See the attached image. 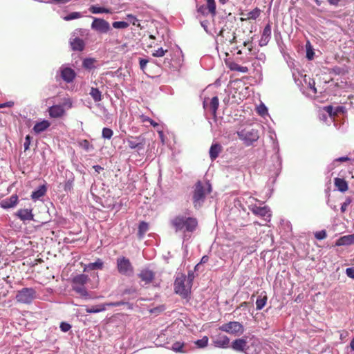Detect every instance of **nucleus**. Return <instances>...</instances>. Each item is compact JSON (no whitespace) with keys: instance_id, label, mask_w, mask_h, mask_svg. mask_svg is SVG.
<instances>
[{"instance_id":"1","label":"nucleus","mask_w":354,"mask_h":354,"mask_svg":"<svg viewBox=\"0 0 354 354\" xmlns=\"http://www.w3.org/2000/svg\"><path fill=\"white\" fill-rule=\"evenodd\" d=\"M212 191V186L209 182L198 181L196 183L193 194V203L196 208H199L203 204L206 196Z\"/></svg>"},{"instance_id":"2","label":"nucleus","mask_w":354,"mask_h":354,"mask_svg":"<svg viewBox=\"0 0 354 354\" xmlns=\"http://www.w3.org/2000/svg\"><path fill=\"white\" fill-rule=\"evenodd\" d=\"M171 223L176 231L183 232H193L198 224L196 218L182 216L175 217Z\"/></svg>"},{"instance_id":"3","label":"nucleus","mask_w":354,"mask_h":354,"mask_svg":"<svg viewBox=\"0 0 354 354\" xmlns=\"http://www.w3.org/2000/svg\"><path fill=\"white\" fill-rule=\"evenodd\" d=\"M191 289L192 286L189 282H187L186 275L183 273L178 274L174 281L175 292L186 298L189 294Z\"/></svg>"},{"instance_id":"4","label":"nucleus","mask_w":354,"mask_h":354,"mask_svg":"<svg viewBox=\"0 0 354 354\" xmlns=\"http://www.w3.org/2000/svg\"><path fill=\"white\" fill-rule=\"evenodd\" d=\"M37 297V291L33 288H23L16 293V301L23 304H30Z\"/></svg>"},{"instance_id":"5","label":"nucleus","mask_w":354,"mask_h":354,"mask_svg":"<svg viewBox=\"0 0 354 354\" xmlns=\"http://www.w3.org/2000/svg\"><path fill=\"white\" fill-rule=\"evenodd\" d=\"M237 134L239 138L248 146L252 145L259 138L258 131L252 128H245L239 131Z\"/></svg>"},{"instance_id":"6","label":"nucleus","mask_w":354,"mask_h":354,"mask_svg":"<svg viewBox=\"0 0 354 354\" xmlns=\"http://www.w3.org/2000/svg\"><path fill=\"white\" fill-rule=\"evenodd\" d=\"M219 329L227 333L239 336L244 333V326L239 322H230L219 327Z\"/></svg>"},{"instance_id":"7","label":"nucleus","mask_w":354,"mask_h":354,"mask_svg":"<svg viewBox=\"0 0 354 354\" xmlns=\"http://www.w3.org/2000/svg\"><path fill=\"white\" fill-rule=\"evenodd\" d=\"M256 201L257 199H255L253 197L250 196L248 198V201H247V203H249V209L255 215L260 216L261 217H265L266 220H267V218H270L271 216V214L269 207L267 206L259 207L256 204H253V201Z\"/></svg>"},{"instance_id":"8","label":"nucleus","mask_w":354,"mask_h":354,"mask_svg":"<svg viewBox=\"0 0 354 354\" xmlns=\"http://www.w3.org/2000/svg\"><path fill=\"white\" fill-rule=\"evenodd\" d=\"M117 269L120 274L129 277L133 273V267L129 259L120 257L117 259Z\"/></svg>"},{"instance_id":"9","label":"nucleus","mask_w":354,"mask_h":354,"mask_svg":"<svg viewBox=\"0 0 354 354\" xmlns=\"http://www.w3.org/2000/svg\"><path fill=\"white\" fill-rule=\"evenodd\" d=\"M127 303L124 301H116V302H107L104 304H100L95 306H93L91 307H86V312L87 313H98L100 312H104L106 310L107 307H115L120 306L122 305L127 304Z\"/></svg>"},{"instance_id":"10","label":"nucleus","mask_w":354,"mask_h":354,"mask_svg":"<svg viewBox=\"0 0 354 354\" xmlns=\"http://www.w3.org/2000/svg\"><path fill=\"white\" fill-rule=\"evenodd\" d=\"M91 28L100 33H106L110 30L111 26L109 23L104 19L95 18L91 24Z\"/></svg>"},{"instance_id":"11","label":"nucleus","mask_w":354,"mask_h":354,"mask_svg":"<svg viewBox=\"0 0 354 354\" xmlns=\"http://www.w3.org/2000/svg\"><path fill=\"white\" fill-rule=\"evenodd\" d=\"M212 344L216 348H227L230 347V339L225 335H218L212 337Z\"/></svg>"},{"instance_id":"12","label":"nucleus","mask_w":354,"mask_h":354,"mask_svg":"<svg viewBox=\"0 0 354 354\" xmlns=\"http://www.w3.org/2000/svg\"><path fill=\"white\" fill-rule=\"evenodd\" d=\"M152 56L158 58L165 56L162 64L166 67L171 66V55L168 54V50L167 49H163L162 47L158 48L157 50H154L152 52Z\"/></svg>"},{"instance_id":"13","label":"nucleus","mask_w":354,"mask_h":354,"mask_svg":"<svg viewBox=\"0 0 354 354\" xmlns=\"http://www.w3.org/2000/svg\"><path fill=\"white\" fill-rule=\"evenodd\" d=\"M138 277L141 280V285L145 286L150 283L155 277V273L147 268L142 269L138 274Z\"/></svg>"},{"instance_id":"14","label":"nucleus","mask_w":354,"mask_h":354,"mask_svg":"<svg viewBox=\"0 0 354 354\" xmlns=\"http://www.w3.org/2000/svg\"><path fill=\"white\" fill-rule=\"evenodd\" d=\"M127 142L131 149H137L138 150L142 149L145 144V138L141 136L131 137L127 139Z\"/></svg>"},{"instance_id":"15","label":"nucleus","mask_w":354,"mask_h":354,"mask_svg":"<svg viewBox=\"0 0 354 354\" xmlns=\"http://www.w3.org/2000/svg\"><path fill=\"white\" fill-rule=\"evenodd\" d=\"M59 71L62 78L67 83L72 82L76 76L74 70L69 67L62 66L60 68Z\"/></svg>"},{"instance_id":"16","label":"nucleus","mask_w":354,"mask_h":354,"mask_svg":"<svg viewBox=\"0 0 354 354\" xmlns=\"http://www.w3.org/2000/svg\"><path fill=\"white\" fill-rule=\"evenodd\" d=\"M231 348L237 352H244L248 354L246 350L248 349L247 341L244 338H239L234 339L231 345Z\"/></svg>"},{"instance_id":"17","label":"nucleus","mask_w":354,"mask_h":354,"mask_svg":"<svg viewBox=\"0 0 354 354\" xmlns=\"http://www.w3.org/2000/svg\"><path fill=\"white\" fill-rule=\"evenodd\" d=\"M18 203V196L17 194H12L9 198H5L0 202V206L3 209L12 208Z\"/></svg>"},{"instance_id":"18","label":"nucleus","mask_w":354,"mask_h":354,"mask_svg":"<svg viewBox=\"0 0 354 354\" xmlns=\"http://www.w3.org/2000/svg\"><path fill=\"white\" fill-rule=\"evenodd\" d=\"M271 38V26L270 24H267L263 28L261 39L259 40V46H266L270 39Z\"/></svg>"},{"instance_id":"19","label":"nucleus","mask_w":354,"mask_h":354,"mask_svg":"<svg viewBox=\"0 0 354 354\" xmlns=\"http://www.w3.org/2000/svg\"><path fill=\"white\" fill-rule=\"evenodd\" d=\"M49 115L51 118H57L62 117L64 114V109L62 105H53L49 108Z\"/></svg>"},{"instance_id":"20","label":"nucleus","mask_w":354,"mask_h":354,"mask_svg":"<svg viewBox=\"0 0 354 354\" xmlns=\"http://www.w3.org/2000/svg\"><path fill=\"white\" fill-rule=\"evenodd\" d=\"M16 215L23 221L33 220L34 215L31 209H20L17 211Z\"/></svg>"},{"instance_id":"21","label":"nucleus","mask_w":354,"mask_h":354,"mask_svg":"<svg viewBox=\"0 0 354 354\" xmlns=\"http://www.w3.org/2000/svg\"><path fill=\"white\" fill-rule=\"evenodd\" d=\"M73 290L86 299H91V296L85 285H72Z\"/></svg>"},{"instance_id":"22","label":"nucleus","mask_w":354,"mask_h":354,"mask_svg":"<svg viewBox=\"0 0 354 354\" xmlns=\"http://www.w3.org/2000/svg\"><path fill=\"white\" fill-rule=\"evenodd\" d=\"M104 263L100 259H97L94 263H90L85 265L84 272H88L93 270H102L103 268Z\"/></svg>"},{"instance_id":"23","label":"nucleus","mask_w":354,"mask_h":354,"mask_svg":"<svg viewBox=\"0 0 354 354\" xmlns=\"http://www.w3.org/2000/svg\"><path fill=\"white\" fill-rule=\"evenodd\" d=\"M70 44L73 50L82 51L84 48V42L80 38L71 39Z\"/></svg>"},{"instance_id":"24","label":"nucleus","mask_w":354,"mask_h":354,"mask_svg":"<svg viewBox=\"0 0 354 354\" xmlns=\"http://www.w3.org/2000/svg\"><path fill=\"white\" fill-rule=\"evenodd\" d=\"M222 151V146L218 143H214L209 149V156L212 160H215Z\"/></svg>"},{"instance_id":"25","label":"nucleus","mask_w":354,"mask_h":354,"mask_svg":"<svg viewBox=\"0 0 354 354\" xmlns=\"http://www.w3.org/2000/svg\"><path fill=\"white\" fill-rule=\"evenodd\" d=\"M354 243V234L346 235L340 237L336 244L337 245H348Z\"/></svg>"},{"instance_id":"26","label":"nucleus","mask_w":354,"mask_h":354,"mask_svg":"<svg viewBox=\"0 0 354 354\" xmlns=\"http://www.w3.org/2000/svg\"><path fill=\"white\" fill-rule=\"evenodd\" d=\"M89 281L88 275L80 274L75 276L72 279L73 285H85Z\"/></svg>"},{"instance_id":"27","label":"nucleus","mask_w":354,"mask_h":354,"mask_svg":"<svg viewBox=\"0 0 354 354\" xmlns=\"http://www.w3.org/2000/svg\"><path fill=\"white\" fill-rule=\"evenodd\" d=\"M50 126V122L47 120H43L41 122H37L35 124L33 127V131L36 133H40L45 130H46Z\"/></svg>"},{"instance_id":"28","label":"nucleus","mask_w":354,"mask_h":354,"mask_svg":"<svg viewBox=\"0 0 354 354\" xmlns=\"http://www.w3.org/2000/svg\"><path fill=\"white\" fill-rule=\"evenodd\" d=\"M334 183L337 189L342 192H344L348 189V184L343 178H335Z\"/></svg>"},{"instance_id":"29","label":"nucleus","mask_w":354,"mask_h":354,"mask_svg":"<svg viewBox=\"0 0 354 354\" xmlns=\"http://www.w3.org/2000/svg\"><path fill=\"white\" fill-rule=\"evenodd\" d=\"M46 192V187L45 185L40 186L37 190L32 192L31 198L32 200L36 201L44 196Z\"/></svg>"},{"instance_id":"30","label":"nucleus","mask_w":354,"mask_h":354,"mask_svg":"<svg viewBox=\"0 0 354 354\" xmlns=\"http://www.w3.org/2000/svg\"><path fill=\"white\" fill-rule=\"evenodd\" d=\"M228 67L231 71H238L243 73H247L249 71L248 67L240 66L235 62H230L228 64Z\"/></svg>"},{"instance_id":"31","label":"nucleus","mask_w":354,"mask_h":354,"mask_svg":"<svg viewBox=\"0 0 354 354\" xmlns=\"http://www.w3.org/2000/svg\"><path fill=\"white\" fill-rule=\"evenodd\" d=\"M89 10L93 14H100V13H112V11L110 9L98 7L96 6H91L89 8Z\"/></svg>"},{"instance_id":"32","label":"nucleus","mask_w":354,"mask_h":354,"mask_svg":"<svg viewBox=\"0 0 354 354\" xmlns=\"http://www.w3.org/2000/svg\"><path fill=\"white\" fill-rule=\"evenodd\" d=\"M89 95L92 97L95 102H100L102 100V93L97 88L92 87L91 88Z\"/></svg>"},{"instance_id":"33","label":"nucleus","mask_w":354,"mask_h":354,"mask_svg":"<svg viewBox=\"0 0 354 354\" xmlns=\"http://www.w3.org/2000/svg\"><path fill=\"white\" fill-rule=\"evenodd\" d=\"M267 296L266 295H259L256 301L257 310H261L266 304Z\"/></svg>"},{"instance_id":"34","label":"nucleus","mask_w":354,"mask_h":354,"mask_svg":"<svg viewBox=\"0 0 354 354\" xmlns=\"http://www.w3.org/2000/svg\"><path fill=\"white\" fill-rule=\"evenodd\" d=\"M206 6L208 12L212 17H214L216 14L215 0H206Z\"/></svg>"},{"instance_id":"35","label":"nucleus","mask_w":354,"mask_h":354,"mask_svg":"<svg viewBox=\"0 0 354 354\" xmlns=\"http://www.w3.org/2000/svg\"><path fill=\"white\" fill-rule=\"evenodd\" d=\"M149 225L146 222H141L138 227V235L140 238H142L144 234L148 231Z\"/></svg>"},{"instance_id":"36","label":"nucleus","mask_w":354,"mask_h":354,"mask_svg":"<svg viewBox=\"0 0 354 354\" xmlns=\"http://www.w3.org/2000/svg\"><path fill=\"white\" fill-rule=\"evenodd\" d=\"M209 339L207 336L203 337V338L198 339L194 342L195 345L199 348H205L208 344Z\"/></svg>"},{"instance_id":"37","label":"nucleus","mask_w":354,"mask_h":354,"mask_svg":"<svg viewBox=\"0 0 354 354\" xmlns=\"http://www.w3.org/2000/svg\"><path fill=\"white\" fill-rule=\"evenodd\" d=\"M83 17V15L82 12H73L68 15L63 17L64 20L65 21H71L76 19H79Z\"/></svg>"},{"instance_id":"38","label":"nucleus","mask_w":354,"mask_h":354,"mask_svg":"<svg viewBox=\"0 0 354 354\" xmlns=\"http://www.w3.org/2000/svg\"><path fill=\"white\" fill-rule=\"evenodd\" d=\"M218 104V98L216 96L213 97L209 104V108L214 114H216Z\"/></svg>"},{"instance_id":"39","label":"nucleus","mask_w":354,"mask_h":354,"mask_svg":"<svg viewBox=\"0 0 354 354\" xmlns=\"http://www.w3.org/2000/svg\"><path fill=\"white\" fill-rule=\"evenodd\" d=\"M306 57L308 58V59L312 60L314 57L315 53H314L312 46L309 41L307 42L306 45Z\"/></svg>"},{"instance_id":"40","label":"nucleus","mask_w":354,"mask_h":354,"mask_svg":"<svg viewBox=\"0 0 354 354\" xmlns=\"http://www.w3.org/2000/svg\"><path fill=\"white\" fill-rule=\"evenodd\" d=\"M260 13L261 10L259 8H256L255 9L249 12L247 14V18L248 19H256L260 15Z\"/></svg>"},{"instance_id":"41","label":"nucleus","mask_w":354,"mask_h":354,"mask_svg":"<svg viewBox=\"0 0 354 354\" xmlns=\"http://www.w3.org/2000/svg\"><path fill=\"white\" fill-rule=\"evenodd\" d=\"M113 132L111 129L106 127L103 128L102 131V136L103 138L110 140L113 136Z\"/></svg>"},{"instance_id":"42","label":"nucleus","mask_w":354,"mask_h":354,"mask_svg":"<svg viewBox=\"0 0 354 354\" xmlns=\"http://www.w3.org/2000/svg\"><path fill=\"white\" fill-rule=\"evenodd\" d=\"M129 24L127 21H115L112 24L114 28L124 29L129 26Z\"/></svg>"},{"instance_id":"43","label":"nucleus","mask_w":354,"mask_h":354,"mask_svg":"<svg viewBox=\"0 0 354 354\" xmlns=\"http://www.w3.org/2000/svg\"><path fill=\"white\" fill-rule=\"evenodd\" d=\"M304 81L306 84H308V86L313 91L314 93H317V89L315 88V82L313 80H311L310 77L307 80L306 75H305Z\"/></svg>"},{"instance_id":"44","label":"nucleus","mask_w":354,"mask_h":354,"mask_svg":"<svg viewBox=\"0 0 354 354\" xmlns=\"http://www.w3.org/2000/svg\"><path fill=\"white\" fill-rule=\"evenodd\" d=\"M82 65L85 68L91 69L94 66V59L86 58L83 61Z\"/></svg>"},{"instance_id":"45","label":"nucleus","mask_w":354,"mask_h":354,"mask_svg":"<svg viewBox=\"0 0 354 354\" xmlns=\"http://www.w3.org/2000/svg\"><path fill=\"white\" fill-rule=\"evenodd\" d=\"M183 346V343L177 342L172 345L171 349L176 352H183L182 350Z\"/></svg>"},{"instance_id":"46","label":"nucleus","mask_w":354,"mask_h":354,"mask_svg":"<svg viewBox=\"0 0 354 354\" xmlns=\"http://www.w3.org/2000/svg\"><path fill=\"white\" fill-rule=\"evenodd\" d=\"M148 62H149V60L147 59L139 58L140 68L143 72L145 71V68H146V66H147V64H148Z\"/></svg>"},{"instance_id":"47","label":"nucleus","mask_w":354,"mask_h":354,"mask_svg":"<svg viewBox=\"0 0 354 354\" xmlns=\"http://www.w3.org/2000/svg\"><path fill=\"white\" fill-rule=\"evenodd\" d=\"M194 272H195L193 271V270H189L188 272L187 276H186L187 277V282H189V283H190L192 287L193 281H194V278L196 277Z\"/></svg>"},{"instance_id":"48","label":"nucleus","mask_w":354,"mask_h":354,"mask_svg":"<svg viewBox=\"0 0 354 354\" xmlns=\"http://www.w3.org/2000/svg\"><path fill=\"white\" fill-rule=\"evenodd\" d=\"M351 199L349 197L346 198L345 201L342 204V206H341L342 212H346L348 206L351 204Z\"/></svg>"},{"instance_id":"49","label":"nucleus","mask_w":354,"mask_h":354,"mask_svg":"<svg viewBox=\"0 0 354 354\" xmlns=\"http://www.w3.org/2000/svg\"><path fill=\"white\" fill-rule=\"evenodd\" d=\"M198 12L202 14L203 15H207L209 14L208 12L207 8L206 5H202L198 8Z\"/></svg>"},{"instance_id":"50","label":"nucleus","mask_w":354,"mask_h":354,"mask_svg":"<svg viewBox=\"0 0 354 354\" xmlns=\"http://www.w3.org/2000/svg\"><path fill=\"white\" fill-rule=\"evenodd\" d=\"M71 328V326L66 322H62L60 324V329L63 332H68Z\"/></svg>"},{"instance_id":"51","label":"nucleus","mask_w":354,"mask_h":354,"mask_svg":"<svg viewBox=\"0 0 354 354\" xmlns=\"http://www.w3.org/2000/svg\"><path fill=\"white\" fill-rule=\"evenodd\" d=\"M31 138L29 135H27L25 138V142L24 143V150L26 151L29 149L30 145Z\"/></svg>"},{"instance_id":"52","label":"nucleus","mask_w":354,"mask_h":354,"mask_svg":"<svg viewBox=\"0 0 354 354\" xmlns=\"http://www.w3.org/2000/svg\"><path fill=\"white\" fill-rule=\"evenodd\" d=\"M315 236L317 239L322 240L326 237V233L325 231L323 230V231L317 232Z\"/></svg>"},{"instance_id":"53","label":"nucleus","mask_w":354,"mask_h":354,"mask_svg":"<svg viewBox=\"0 0 354 354\" xmlns=\"http://www.w3.org/2000/svg\"><path fill=\"white\" fill-rule=\"evenodd\" d=\"M252 44V41H244L243 43V45L245 46H248V51L252 54V55H255L256 53L255 52H253V47L251 45Z\"/></svg>"},{"instance_id":"54","label":"nucleus","mask_w":354,"mask_h":354,"mask_svg":"<svg viewBox=\"0 0 354 354\" xmlns=\"http://www.w3.org/2000/svg\"><path fill=\"white\" fill-rule=\"evenodd\" d=\"M346 273L348 277L354 279V267L346 268Z\"/></svg>"},{"instance_id":"55","label":"nucleus","mask_w":354,"mask_h":354,"mask_svg":"<svg viewBox=\"0 0 354 354\" xmlns=\"http://www.w3.org/2000/svg\"><path fill=\"white\" fill-rule=\"evenodd\" d=\"M127 19H129V22L131 23L133 25L136 26V22L138 21L137 19L132 15H128L127 16Z\"/></svg>"},{"instance_id":"56","label":"nucleus","mask_w":354,"mask_h":354,"mask_svg":"<svg viewBox=\"0 0 354 354\" xmlns=\"http://www.w3.org/2000/svg\"><path fill=\"white\" fill-rule=\"evenodd\" d=\"M324 109L330 116L335 114V112L333 111V107L332 106H326Z\"/></svg>"},{"instance_id":"57","label":"nucleus","mask_w":354,"mask_h":354,"mask_svg":"<svg viewBox=\"0 0 354 354\" xmlns=\"http://www.w3.org/2000/svg\"><path fill=\"white\" fill-rule=\"evenodd\" d=\"M14 106V102L9 101L5 103L0 104V108L12 107Z\"/></svg>"},{"instance_id":"58","label":"nucleus","mask_w":354,"mask_h":354,"mask_svg":"<svg viewBox=\"0 0 354 354\" xmlns=\"http://www.w3.org/2000/svg\"><path fill=\"white\" fill-rule=\"evenodd\" d=\"M81 145L82 146V147H84L86 150H88L90 147H91V145L89 143V142L87 140H84L82 143H81Z\"/></svg>"},{"instance_id":"59","label":"nucleus","mask_w":354,"mask_h":354,"mask_svg":"<svg viewBox=\"0 0 354 354\" xmlns=\"http://www.w3.org/2000/svg\"><path fill=\"white\" fill-rule=\"evenodd\" d=\"M258 111L260 115H263L267 112V109L264 105H263L259 107Z\"/></svg>"},{"instance_id":"60","label":"nucleus","mask_w":354,"mask_h":354,"mask_svg":"<svg viewBox=\"0 0 354 354\" xmlns=\"http://www.w3.org/2000/svg\"><path fill=\"white\" fill-rule=\"evenodd\" d=\"M73 187V183L71 181L68 180L67 181L66 183H65V185H64V190L65 191H67V190H70Z\"/></svg>"},{"instance_id":"61","label":"nucleus","mask_w":354,"mask_h":354,"mask_svg":"<svg viewBox=\"0 0 354 354\" xmlns=\"http://www.w3.org/2000/svg\"><path fill=\"white\" fill-rule=\"evenodd\" d=\"M348 160L349 158L347 156H343L336 159L335 161L346 162L348 161Z\"/></svg>"},{"instance_id":"62","label":"nucleus","mask_w":354,"mask_h":354,"mask_svg":"<svg viewBox=\"0 0 354 354\" xmlns=\"http://www.w3.org/2000/svg\"><path fill=\"white\" fill-rule=\"evenodd\" d=\"M340 0H328V2L333 6H337Z\"/></svg>"},{"instance_id":"63","label":"nucleus","mask_w":354,"mask_h":354,"mask_svg":"<svg viewBox=\"0 0 354 354\" xmlns=\"http://www.w3.org/2000/svg\"><path fill=\"white\" fill-rule=\"evenodd\" d=\"M208 261V257L207 256H203L201 260V262L199 263H201V265L202 263H206L207 261Z\"/></svg>"},{"instance_id":"64","label":"nucleus","mask_w":354,"mask_h":354,"mask_svg":"<svg viewBox=\"0 0 354 354\" xmlns=\"http://www.w3.org/2000/svg\"><path fill=\"white\" fill-rule=\"evenodd\" d=\"M266 58V55L263 53H261L258 57H257V59L260 60H263Z\"/></svg>"}]
</instances>
